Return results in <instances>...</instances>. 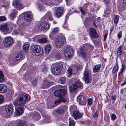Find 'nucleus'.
Segmentation results:
<instances>
[{"mask_svg":"<svg viewBox=\"0 0 126 126\" xmlns=\"http://www.w3.org/2000/svg\"><path fill=\"white\" fill-rule=\"evenodd\" d=\"M55 96L60 97L55 101V103L56 105L60 104L61 102H65L68 101V98L66 90L59 89L54 92Z\"/></svg>","mask_w":126,"mask_h":126,"instance_id":"f257e3e1","label":"nucleus"},{"mask_svg":"<svg viewBox=\"0 0 126 126\" xmlns=\"http://www.w3.org/2000/svg\"><path fill=\"white\" fill-rule=\"evenodd\" d=\"M30 99V96L28 94H20L19 95L16 100L14 102V105L16 106H24L26 101Z\"/></svg>","mask_w":126,"mask_h":126,"instance_id":"f03ea898","label":"nucleus"},{"mask_svg":"<svg viewBox=\"0 0 126 126\" xmlns=\"http://www.w3.org/2000/svg\"><path fill=\"white\" fill-rule=\"evenodd\" d=\"M75 81L74 84L70 86V91L72 94L77 92L79 88H82L83 86V84L80 81L75 79Z\"/></svg>","mask_w":126,"mask_h":126,"instance_id":"7ed1b4c3","label":"nucleus"},{"mask_svg":"<svg viewBox=\"0 0 126 126\" xmlns=\"http://www.w3.org/2000/svg\"><path fill=\"white\" fill-rule=\"evenodd\" d=\"M31 50L32 54L34 56L40 55L43 53V50L42 48L40 46L36 45L32 46Z\"/></svg>","mask_w":126,"mask_h":126,"instance_id":"20e7f679","label":"nucleus"},{"mask_svg":"<svg viewBox=\"0 0 126 126\" xmlns=\"http://www.w3.org/2000/svg\"><path fill=\"white\" fill-rule=\"evenodd\" d=\"M63 67V65L62 64L58 63L54 64L51 67L53 74L55 75H59Z\"/></svg>","mask_w":126,"mask_h":126,"instance_id":"39448f33","label":"nucleus"},{"mask_svg":"<svg viewBox=\"0 0 126 126\" xmlns=\"http://www.w3.org/2000/svg\"><path fill=\"white\" fill-rule=\"evenodd\" d=\"M73 54V51L71 48L67 46L64 52V55L65 58L69 59L71 58Z\"/></svg>","mask_w":126,"mask_h":126,"instance_id":"423d86ee","label":"nucleus"},{"mask_svg":"<svg viewBox=\"0 0 126 126\" xmlns=\"http://www.w3.org/2000/svg\"><path fill=\"white\" fill-rule=\"evenodd\" d=\"M3 43L5 46L7 47L12 46L13 43V40L10 36L6 37L3 40Z\"/></svg>","mask_w":126,"mask_h":126,"instance_id":"0eeeda50","label":"nucleus"},{"mask_svg":"<svg viewBox=\"0 0 126 126\" xmlns=\"http://www.w3.org/2000/svg\"><path fill=\"white\" fill-rule=\"evenodd\" d=\"M64 38V36L63 35L61 36H59L55 42V44L57 47H61L63 46L64 43L63 40Z\"/></svg>","mask_w":126,"mask_h":126,"instance_id":"6e6552de","label":"nucleus"},{"mask_svg":"<svg viewBox=\"0 0 126 126\" xmlns=\"http://www.w3.org/2000/svg\"><path fill=\"white\" fill-rule=\"evenodd\" d=\"M67 106L63 105L57 109L55 111L58 114L62 115L67 110Z\"/></svg>","mask_w":126,"mask_h":126,"instance_id":"1a4fd4ad","label":"nucleus"},{"mask_svg":"<svg viewBox=\"0 0 126 126\" xmlns=\"http://www.w3.org/2000/svg\"><path fill=\"white\" fill-rule=\"evenodd\" d=\"M13 4L15 8H16L19 10H21L24 7L22 4L21 2L19 0L13 1Z\"/></svg>","mask_w":126,"mask_h":126,"instance_id":"9d476101","label":"nucleus"},{"mask_svg":"<svg viewBox=\"0 0 126 126\" xmlns=\"http://www.w3.org/2000/svg\"><path fill=\"white\" fill-rule=\"evenodd\" d=\"M13 105L11 104L7 105L5 106L6 113L8 116H9L13 112Z\"/></svg>","mask_w":126,"mask_h":126,"instance_id":"9b49d317","label":"nucleus"},{"mask_svg":"<svg viewBox=\"0 0 126 126\" xmlns=\"http://www.w3.org/2000/svg\"><path fill=\"white\" fill-rule=\"evenodd\" d=\"M89 32L90 36L91 38H96L98 37V35L97 34L96 30L94 28H91L90 29Z\"/></svg>","mask_w":126,"mask_h":126,"instance_id":"f8f14e48","label":"nucleus"},{"mask_svg":"<svg viewBox=\"0 0 126 126\" xmlns=\"http://www.w3.org/2000/svg\"><path fill=\"white\" fill-rule=\"evenodd\" d=\"M33 16L31 12H26L24 13V18L27 21H31L32 20Z\"/></svg>","mask_w":126,"mask_h":126,"instance_id":"ddd939ff","label":"nucleus"},{"mask_svg":"<svg viewBox=\"0 0 126 126\" xmlns=\"http://www.w3.org/2000/svg\"><path fill=\"white\" fill-rule=\"evenodd\" d=\"M49 27L48 23L46 22H42L37 25V27L39 29L41 30L47 29Z\"/></svg>","mask_w":126,"mask_h":126,"instance_id":"4468645a","label":"nucleus"},{"mask_svg":"<svg viewBox=\"0 0 126 126\" xmlns=\"http://www.w3.org/2000/svg\"><path fill=\"white\" fill-rule=\"evenodd\" d=\"M78 102H79L80 104L85 105L86 104V100L84 97L81 95H79L77 98Z\"/></svg>","mask_w":126,"mask_h":126,"instance_id":"2eb2a0df","label":"nucleus"},{"mask_svg":"<svg viewBox=\"0 0 126 126\" xmlns=\"http://www.w3.org/2000/svg\"><path fill=\"white\" fill-rule=\"evenodd\" d=\"M89 72L87 70H85L84 73V78L85 82L86 83H88L89 81Z\"/></svg>","mask_w":126,"mask_h":126,"instance_id":"dca6fc26","label":"nucleus"},{"mask_svg":"<svg viewBox=\"0 0 126 126\" xmlns=\"http://www.w3.org/2000/svg\"><path fill=\"white\" fill-rule=\"evenodd\" d=\"M44 20H49L52 21L53 20V19L52 17V14L51 13L49 12H48L44 17Z\"/></svg>","mask_w":126,"mask_h":126,"instance_id":"f3484780","label":"nucleus"},{"mask_svg":"<svg viewBox=\"0 0 126 126\" xmlns=\"http://www.w3.org/2000/svg\"><path fill=\"white\" fill-rule=\"evenodd\" d=\"M8 25L7 23L1 25L0 27V30L2 32L8 31L9 30Z\"/></svg>","mask_w":126,"mask_h":126,"instance_id":"a211bd4d","label":"nucleus"},{"mask_svg":"<svg viewBox=\"0 0 126 126\" xmlns=\"http://www.w3.org/2000/svg\"><path fill=\"white\" fill-rule=\"evenodd\" d=\"M52 83L49 81L45 80L42 85V88L45 89L47 88L49 86L52 85Z\"/></svg>","mask_w":126,"mask_h":126,"instance_id":"6ab92c4d","label":"nucleus"},{"mask_svg":"<svg viewBox=\"0 0 126 126\" xmlns=\"http://www.w3.org/2000/svg\"><path fill=\"white\" fill-rule=\"evenodd\" d=\"M63 12V9L61 7H58L56 12L55 15L57 17H60Z\"/></svg>","mask_w":126,"mask_h":126,"instance_id":"aec40b11","label":"nucleus"},{"mask_svg":"<svg viewBox=\"0 0 126 126\" xmlns=\"http://www.w3.org/2000/svg\"><path fill=\"white\" fill-rule=\"evenodd\" d=\"M73 116L74 118L76 120L81 118L82 116L81 114L78 111H74L73 113Z\"/></svg>","mask_w":126,"mask_h":126,"instance_id":"412c9836","label":"nucleus"},{"mask_svg":"<svg viewBox=\"0 0 126 126\" xmlns=\"http://www.w3.org/2000/svg\"><path fill=\"white\" fill-rule=\"evenodd\" d=\"M23 52L22 51L18 52L17 55L13 60L14 62L21 59L23 57Z\"/></svg>","mask_w":126,"mask_h":126,"instance_id":"4be33fe9","label":"nucleus"},{"mask_svg":"<svg viewBox=\"0 0 126 126\" xmlns=\"http://www.w3.org/2000/svg\"><path fill=\"white\" fill-rule=\"evenodd\" d=\"M23 112V109L21 107L17 108L16 110V114L17 115L19 116L22 114Z\"/></svg>","mask_w":126,"mask_h":126,"instance_id":"5701e85b","label":"nucleus"},{"mask_svg":"<svg viewBox=\"0 0 126 126\" xmlns=\"http://www.w3.org/2000/svg\"><path fill=\"white\" fill-rule=\"evenodd\" d=\"M7 87L3 84H0V93H3L5 92L7 90Z\"/></svg>","mask_w":126,"mask_h":126,"instance_id":"b1692460","label":"nucleus"},{"mask_svg":"<svg viewBox=\"0 0 126 126\" xmlns=\"http://www.w3.org/2000/svg\"><path fill=\"white\" fill-rule=\"evenodd\" d=\"M101 65L100 64L96 65L93 68V71L94 73L99 71Z\"/></svg>","mask_w":126,"mask_h":126,"instance_id":"393cba45","label":"nucleus"},{"mask_svg":"<svg viewBox=\"0 0 126 126\" xmlns=\"http://www.w3.org/2000/svg\"><path fill=\"white\" fill-rule=\"evenodd\" d=\"M78 53L79 55H80L81 56H82L84 58L85 57L86 54L84 52V51L83 50L82 48H80V50L79 51Z\"/></svg>","mask_w":126,"mask_h":126,"instance_id":"a878e982","label":"nucleus"},{"mask_svg":"<svg viewBox=\"0 0 126 126\" xmlns=\"http://www.w3.org/2000/svg\"><path fill=\"white\" fill-rule=\"evenodd\" d=\"M60 30V29L58 27H55L53 29L51 34V35H54L56 33L59 32ZM50 34L49 35H50Z\"/></svg>","mask_w":126,"mask_h":126,"instance_id":"bb28decb","label":"nucleus"},{"mask_svg":"<svg viewBox=\"0 0 126 126\" xmlns=\"http://www.w3.org/2000/svg\"><path fill=\"white\" fill-rule=\"evenodd\" d=\"M69 125L68 126H75V122L73 120L72 118H70L69 119Z\"/></svg>","mask_w":126,"mask_h":126,"instance_id":"cd10ccee","label":"nucleus"},{"mask_svg":"<svg viewBox=\"0 0 126 126\" xmlns=\"http://www.w3.org/2000/svg\"><path fill=\"white\" fill-rule=\"evenodd\" d=\"M17 14V12L16 11H13L10 15V18L12 19H14L16 17V16Z\"/></svg>","mask_w":126,"mask_h":126,"instance_id":"c85d7f7f","label":"nucleus"},{"mask_svg":"<svg viewBox=\"0 0 126 126\" xmlns=\"http://www.w3.org/2000/svg\"><path fill=\"white\" fill-rule=\"evenodd\" d=\"M118 64L117 63L116 65L114 66L113 69L112 70V73L114 74L115 73H117L118 72Z\"/></svg>","mask_w":126,"mask_h":126,"instance_id":"c756f323","label":"nucleus"},{"mask_svg":"<svg viewBox=\"0 0 126 126\" xmlns=\"http://www.w3.org/2000/svg\"><path fill=\"white\" fill-rule=\"evenodd\" d=\"M51 49V46L49 45H47L45 47V52L46 53H48Z\"/></svg>","mask_w":126,"mask_h":126,"instance_id":"7c9ffc66","label":"nucleus"},{"mask_svg":"<svg viewBox=\"0 0 126 126\" xmlns=\"http://www.w3.org/2000/svg\"><path fill=\"white\" fill-rule=\"evenodd\" d=\"M17 126H27L25 121H22L19 122L17 124Z\"/></svg>","mask_w":126,"mask_h":126,"instance_id":"2f4dec72","label":"nucleus"},{"mask_svg":"<svg viewBox=\"0 0 126 126\" xmlns=\"http://www.w3.org/2000/svg\"><path fill=\"white\" fill-rule=\"evenodd\" d=\"M122 46H120L118 48V50L117 52V54L120 56H121L122 54Z\"/></svg>","mask_w":126,"mask_h":126,"instance_id":"473e14b6","label":"nucleus"},{"mask_svg":"<svg viewBox=\"0 0 126 126\" xmlns=\"http://www.w3.org/2000/svg\"><path fill=\"white\" fill-rule=\"evenodd\" d=\"M74 67L75 69L78 70H81L82 68V65L78 64H76L74 65Z\"/></svg>","mask_w":126,"mask_h":126,"instance_id":"72a5a7b5","label":"nucleus"},{"mask_svg":"<svg viewBox=\"0 0 126 126\" xmlns=\"http://www.w3.org/2000/svg\"><path fill=\"white\" fill-rule=\"evenodd\" d=\"M54 56L56 59H60L62 57V53H57L55 54Z\"/></svg>","mask_w":126,"mask_h":126,"instance_id":"f704fd0d","label":"nucleus"},{"mask_svg":"<svg viewBox=\"0 0 126 126\" xmlns=\"http://www.w3.org/2000/svg\"><path fill=\"white\" fill-rule=\"evenodd\" d=\"M38 41L40 43H45L47 42V40L46 38H44L39 39Z\"/></svg>","mask_w":126,"mask_h":126,"instance_id":"c9c22d12","label":"nucleus"},{"mask_svg":"<svg viewBox=\"0 0 126 126\" xmlns=\"http://www.w3.org/2000/svg\"><path fill=\"white\" fill-rule=\"evenodd\" d=\"M4 80L3 75L1 70L0 69V82H1Z\"/></svg>","mask_w":126,"mask_h":126,"instance_id":"e433bc0d","label":"nucleus"},{"mask_svg":"<svg viewBox=\"0 0 126 126\" xmlns=\"http://www.w3.org/2000/svg\"><path fill=\"white\" fill-rule=\"evenodd\" d=\"M23 49H24V51L27 52L29 46L28 44H24L23 46Z\"/></svg>","mask_w":126,"mask_h":126,"instance_id":"4c0bfd02","label":"nucleus"},{"mask_svg":"<svg viewBox=\"0 0 126 126\" xmlns=\"http://www.w3.org/2000/svg\"><path fill=\"white\" fill-rule=\"evenodd\" d=\"M59 81L61 83L63 84L65 82V79L63 77H61L60 78Z\"/></svg>","mask_w":126,"mask_h":126,"instance_id":"58836bf2","label":"nucleus"},{"mask_svg":"<svg viewBox=\"0 0 126 126\" xmlns=\"http://www.w3.org/2000/svg\"><path fill=\"white\" fill-rule=\"evenodd\" d=\"M110 12V10L109 9H107L104 12V15L103 16L104 17H105L107 16V14H109Z\"/></svg>","mask_w":126,"mask_h":126,"instance_id":"ea45409f","label":"nucleus"},{"mask_svg":"<svg viewBox=\"0 0 126 126\" xmlns=\"http://www.w3.org/2000/svg\"><path fill=\"white\" fill-rule=\"evenodd\" d=\"M119 18V16L118 15H117L115 17L114 19V22L115 24H117L118 23V21Z\"/></svg>","mask_w":126,"mask_h":126,"instance_id":"a19ab883","label":"nucleus"},{"mask_svg":"<svg viewBox=\"0 0 126 126\" xmlns=\"http://www.w3.org/2000/svg\"><path fill=\"white\" fill-rule=\"evenodd\" d=\"M125 65L123 64H122V68L121 69L120 72L122 75H123V71L125 69Z\"/></svg>","mask_w":126,"mask_h":126,"instance_id":"79ce46f5","label":"nucleus"},{"mask_svg":"<svg viewBox=\"0 0 126 126\" xmlns=\"http://www.w3.org/2000/svg\"><path fill=\"white\" fill-rule=\"evenodd\" d=\"M111 119L112 120H115L117 118L116 115L114 114H111Z\"/></svg>","mask_w":126,"mask_h":126,"instance_id":"37998d69","label":"nucleus"},{"mask_svg":"<svg viewBox=\"0 0 126 126\" xmlns=\"http://www.w3.org/2000/svg\"><path fill=\"white\" fill-rule=\"evenodd\" d=\"M4 102V98L3 96L0 94V104Z\"/></svg>","mask_w":126,"mask_h":126,"instance_id":"c03bdc74","label":"nucleus"},{"mask_svg":"<svg viewBox=\"0 0 126 126\" xmlns=\"http://www.w3.org/2000/svg\"><path fill=\"white\" fill-rule=\"evenodd\" d=\"M84 46L87 47L88 48H93V46L92 45L88 43L85 44L84 45Z\"/></svg>","mask_w":126,"mask_h":126,"instance_id":"a18cd8bd","label":"nucleus"},{"mask_svg":"<svg viewBox=\"0 0 126 126\" xmlns=\"http://www.w3.org/2000/svg\"><path fill=\"white\" fill-rule=\"evenodd\" d=\"M79 9L82 15L83 16L85 15V12L84 10L83 9V7H80L79 8Z\"/></svg>","mask_w":126,"mask_h":126,"instance_id":"49530a36","label":"nucleus"},{"mask_svg":"<svg viewBox=\"0 0 126 126\" xmlns=\"http://www.w3.org/2000/svg\"><path fill=\"white\" fill-rule=\"evenodd\" d=\"M34 117L35 118V119L37 120H39L40 119L41 116L37 114L34 116Z\"/></svg>","mask_w":126,"mask_h":126,"instance_id":"de8ad7c7","label":"nucleus"},{"mask_svg":"<svg viewBox=\"0 0 126 126\" xmlns=\"http://www.w3.org/2000/svg\"><path fill=\"white\" fill-rule=\"evenodd\" d=\"M98 110L96 111V112L94 114H92V116L93 118L97 117L98 116Z\"/></svg>","mask_w":126,"mask_h":126,"instance_id":"09e8293b","label":"nucleus"},{"mask_svg":"<svg viewBox=\"0 0 126 126\" xmlns=\"http://www.w3.org/2000/svg\"><path fill=\"white\" fill-rule=\"evenodd\" d=\"M37 79H35L32 82V84L34 86L36 85L37 84Z\"/></svg>","mask_w":126,"mask_h":126,"instance_id":"8fccbe9b","label":"nucleus"},{"mask_svg":"<svg viewBox=\"0 0 126 126\" xmlns=\"http://www.w3.org/2000/svg\"><path fill=\"white\" fill-rule=\"evenodd\" d=\"M88 103L89 105H91L92 104V99L91 98H89L87 100Z\"/></svg>","mask_w":126,"mask_h":126,"instance_id":"3c124183","label":"nucleus"},{"mask_svg":"<svg viewBox=\"0 0 126 126\" xmlns=\"http://www.w3.org/2000/svg\"><path fill=\"white\" fill-rule=\"evenodd\" d=\"M122 34V32L121 31L119 32L117 35V37L118 38H121Z\"/></svg>","mask_w":126,"mask_h":126,"instance_id":"603ef678","label":"nucleus"},{"mask_svg":"<svg viewBox=\"0 0 126 126\" xmlns=\"http://www.w3.org/2000/svg\"><path fill=\"white\" fill-rule=\"evenodd\" d=\"M6 19L4 16H1L0 17V21H4Z\"/></svg>","mask_w":126,"mask_h":126,"instance_id":"864d4df0","label":"nucleus"},{"mask_svg":"<svg viewBox=\"0 0 126 126\" xmlns=\"http://www.w3.org/2000/svg\"><path fill=\"white\" fill-rule=\"evenodd\" d=\"M72 70L71 68L68 69L67 70V71L70 76H71L72 74Z\"/></svg>","mask_w":126,"mask_h":126,"instance_id":"5fc2aeb1","label":"nucleus"},{"mask_svg":"<svg viewBox=\"0 0 126 126\" xmlns=\"http://www.w3.org/2000/svg\"><path fill=\"white\" fill-rule=\"evenodd\" d=\"M116 95H114L111 97V99L112 100H115L116 99Z\"/></svg>","mask_w":126,"mask_h":126,"instance_id":"6e6d98bb","label":"nucleus"},{"mask_svg":"<svg viewBox=\"0 0 126 126\" xmlns=\"http://www.w3.org/2000/svg\"><path fill=\"white\" fill-rule=\"evenodd\" d=\"M55 0V1L57 3H56V4H54V5H56L57 6L59 4V3H58L59 2L60 3L61 2H62V0Z\"/></svg>","mask_w":126,"mask_h":126,"instance_id":"4d7b16f0","label":"nucleus"},{"mask_svg":"<svg viewBox=\"0 0 126 126\" xmlns=\"http://www.w3.org/2000/svg\"><path fill=\"white\" fill-rule=\"evenodd\" d=\"M107 35H108V34H107V32H106L105 33V34H104V41H105L106 40Z\"/></svg>","mask_w":126,"mask_h":126,"instance_id":"13d9d810","label":"nucleus"},{"mask_svg":"<svg viewBox=\"0 0 126 126\" xmlns=\"http://www.w3.org/2000/svg\"><path fill=\"white\" fill-rule=\"evenodd\" d=\"M45 119L47 121H48V120H49L50 117L47 115L45 116Z\"/></svg>","mask_w":126,"mask_h":126,"instance_id":"bf43d9fd","label":"nucleus"},{"mask_svg":"<svg viewBox=\"0 0 126 126\" xmlns=\"http://www.w3.org/2000/svg\"><path fill=\"white\" fill-rule=\"evenodd\" d=\"M9 4L8 3H7L6 5H3L1 6L2 7H5V8H7L9 6Z\"/></svg>","mask_w":126,"mask_h":126,"instance_id":"052dcab7","label":"nucleus"},{"mask_svg":"<svg viewBox=\"0 0 126 126\" xmlns=\"http://www.w3.org/2000/svg\"><path fill=\"white\" fill-rule=\"evenodd\" d=\"M44 73H46L47 71V69L46 67H44L42 69Z\"/></svg>","mask_w":126,"mask_h":126,"instance_id":"680f3d73","label":"nucleus"},{"mask_svg":"<svg viewBox=\"0 0 126 126\" xmlns=\"http://www.w3.org/2000/svg\"><path fill=\"white\" fill-rule=\"evenodd\" d=\"M105 3H108L110 1V0H104Z\"/></svg>","mask_w":126,"mask_h":126,"instance_id":"e2e57ef3","label":"nucleus"},{"mask_svg":"<svg viewBox=\"0 0 126 126\" xmlns=\"http://www.w3.org/2000/svg\"><path fill=\"white\" fill-rule=\"evenodd\" d=\"M114 29V27H111L110 29V33H111L113 31V30Z\"/></svg>","mask_w":126,"mask_h":126,"instance_id":"0e129e2a","label":"nucleus"},{"mask_svg":"<svg viewBox=\"0 0 126 126\" xmlns=\"http://www.w3.org/2000/svg\"><path fill=\"white\" fill-rule=\"evenodd\" d=\"M126 84V81H125L121 84V86H123Z\"/></svg>","mask_w":126,"mask_h":126,"instance_id":"69168bd1","label":"nucleus"},{"mask_svg":"<svg viewBox=\"0 0 126 126\" xmlns=\"http://www.w3.org/2000/svg\"><path fill=\"white\" fill-rule=\"evenodd\" d=\"M63 27L65 29H68V27L67 25L63 26Z\"/></svg>","mask_w":126,"mask_h":126,"instance_id":"338daca9","label":"nucleus"},{"mask_svg":"<svg viewBox=\"0 0 126 126\" xmlns=\"http://www.w3.org/2000/svg\"><path fill=\"white\" fill-rule=\"evenodd\" d=\"M124 90L123 89H121L120 90V93L121 94H122L124 93Z\"/></svg>","mask_w":126,"mask_h":126,"instance_id":"774afa93","label":"nucleus"}]
</instances>
